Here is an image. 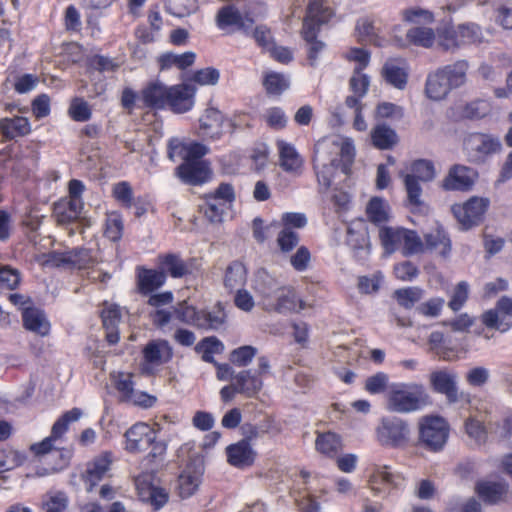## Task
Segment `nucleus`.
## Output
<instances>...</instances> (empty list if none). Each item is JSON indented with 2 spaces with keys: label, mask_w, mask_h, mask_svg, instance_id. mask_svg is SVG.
<instances>
[{
  "label": "nucleus",
  "mask_w": 512,
  "mask_h": 512,
  "mask_svg": "<svg viewBox=\"0 0 512 512\" xmlns=\"http://www.w3.org/2000/svg\"><path fill=\"white\" fill-rule=\"evenodd\" d=\"M208 148L199 142L185 143L171 139L168 143V158L175 161L179 157L183 162L175 169V176L184 184L191 186L202 185L210 179L211 170L202 160Z\"/></svg>",
  "instance_id": "obj_1"
},
{
  "label": "nucleus",
  "mask_w": 512,
  "mask_h": 512,
  "mask_svg": "<svg viewBox=\"0 0 512 512\" xmlns=\"http://www.w3.org/2000/svg\"><path fill=\"white\" fill-rule=\"evenodd\" d=\"M334 14V10L325 0H309L302 23L301 37L308 45L307 59L312 67L316 65L319 53L326 46L323 41L318 40V34Z\"/></svg>",
  "instance_id": "obj_2"
},
{
  "label": "nucleus",
  "mask_w": 512,
  "mask_h": 512,
  "mask_svg": "<svg viewBox=\"0 0 512 512\" xmlns=\"http://www.w3.org/2000/svg\"><path fill=\"white\" fill-rule=\"evenodd\" d=\"M431 402L423 384L396 382L388 386L386 409L394 413H411L423 409Z\"/></svg>",
  "instance_id": "obj_3"
},
{
  "label": "nucleus",
  "mask_w": 512,
  "mask_h": 512,
  "mask_svg": "<svg viewBox=\"0 0 512 512\" xmlns=\"http://www.w3.org/2000/svg\"><path fill=\"white\" fill-rule=\"evenodd\" d=\"M379 241L387 254L401 251L405 257L423 251V241L415 230L401 226H381L378 233Z\"/></svg>",
  "instance_id": "obj_4"
},
{
  "label": "nucleus",
  "mask_w": 512,
  "mask_h": 512,
  "mask_svg": "<svg viewBox=\"0 0 512 512\" xmlns=\"http://www.w3.org/2000/svg\"><path fill=\"white\" fill-rule=\"evenodd\" d=\"M375 433L379 444L390 448L404 447L410 439L408 423L396 416L383 417L376 427Z\"/></svg>",
  "instance_id": "obj_5"
},
{
  "label": "nucleus",
  "mask_w": 512,
  "mask_h": 512,
  "mask_svg": "<svg viewBox=\"0 0 512 512\" xmlns=\"http://www.w3.org/2000/svg\"><path fill=\"white\" fill-rule=\"evenodd\" d=\"M490 206L488 198L472 196L464 203L452 205L451 212L463 230L480 225Z\"/></svg>",
  "instance_id": "obj_6"
},
{
  "label": "nucleus",
  "mask_w": 512,
  "mask_h": 512,
  "mask_svg": "<svg viewBox=\"0 0 512 512\" xmlns=\"http://www.w3.org/2000/svg\"><path fill=\"white\" fill-rule=\"evenodd\" d=\"M464 147L469 161L481 164L493 154L499 153L502 150V143L497 136L475 132L465 138Z\"/></svg>",
  "instance_id": "obj_7"
},
{
  "label": "nucleus",
  "mask_w": 512,
  "mask_h": 512,
  "mask_svg": "<svg viewBox=\"0 0 512 512\" xmlns=\"http://www.w3.org/2000/svg\"><path fill=\"white\" fill-rule=\"evenodd\" d=\"M449 426L439 416H424L419 421V439L430 450L439 451L447 442Z\"/></svg>",
  "instance_id": "obj_8"
},
{
  "label": "nucleus",
  "mask_w": 512,
  "mask_h": 512,
  "mask_svg": "<svg viewBox=\"0 0 512 512\" xmlns=\"http://www.w3.org/2000/svg\"><path fill=\"white\" fill-rule=\"evenodd\" d=\"M174 355L172 346L167 340L154 339L149 341L142 349V371L145 374H154L156 370L169 363Z\"/></svg>",
  "instance_id": "obj_9"
},
{
  "label": "nucleus",
  "mask_w": 512,
  "mask_h": 512,
  "mask_svg": "<svg viewBox=\"0 0 512 512\" xmlns=\"http://www.w3.org/2000/svg\"><path fill=\"white\" fill-rule=\"evenodd\" d=\"M135 486L139 498L151 505L153 510H160L169 500L168 491L158 485L152 473H142L135 478Z\"/></svg>",
  "instance_id": "obj_10"
},
{
  "label": "nucleus",
  "mask_w": 512,
  "mask_h": 512,
  "mask_svg": "<svg viewBox=\"0 0 512 512\" xmlns=\"http://www.w3.org/2000/svg\"><path fill=\"white\" fill-rule=\"evenodd\" d=\"M478 172L462 164L452 165L443 178L441 187L445 191L468 192L478 179Z\"/></svg>",
  "instance_id": "obj_11"
},
{
  "label": "nucleus",
  "mask_w": 512,
  "mask_h": 512,
  "mask_svg": "<svg viewBox=\"0 0 512 512\" xmlns=\"http://www.w3.org/2000/svg\"><path fill=\"white\" fill-rule=\"evenodd\" d=\"M453 331L466 333V341L475 338L486 340L495 336L496 332L504 333L510 329L509 322H450Z\"/></svg>",
  "instance_id": "obj_12"
},
{
  "label": "nucleus",
  "mask_w": 512,
  "mask_h": 512,
  "mask_svg": "<svg viewBox=\"0 0 512 512\" xmlns=\"http://www.w3.org/2000/svg\"><path fill=\"white\" fill-rule=\"evenodd\" d=\"M127 452L137 454L145 451L156 440L155 430L144 422H138L131 426L124 434Z\"/></svg>",
  "instance_id": "obj_13"
},
{
  "label": "nucleus",
  "mask_w": 512,
  "mask_h": 512,
  "mask_svg": "<svg viewBox=\"0 0 512 512\" xmlns=\"http://www.w3.org/2000/svg\"><path fill=\"white\" fill-rule=\"evenodd\" d=\"M196 87L193 84L168 86L167 109L176 114L190 111L195 104Z\"/></svg>",
  "instance_id": "obj_14"
},
{
  "label": "nucleus",
  "mask_w": 512,
  "mask_h": 512,
  "mask_svg": "<svg viewBox=\"0 0 512 512\" xmlns=\"http://www.w3.org/2000/svg\"><path fill=\"white\" fill-rule=\"evenodd\" d=\"M401 477L392 473L387 465H374L367 479L368 488L374 495H387L401 483Z\"/></svg>",
  "instance_id": "obj_15"
},
{
  "label": "nucleus",
  "mask_w": 512,
  "mask_h": 512,
  "mask_svg": "<svg viewBox=\"0 0 512 512\" xmlns=\"http://www.w3.org/2000/svg\"><path fill=\"white\" fill-rule=\"evenodd\" d=\"M253 24V18L247 14L242 15L239 9L232 4L221 7L216 15V25L220 30L234 27L245 35H249Z\"/></svg>",
  "instance_id": "obj_16"
},
{
  "label": "nucleus",
  "mask_w": 512,
  "mask_h": 512,
  "mask_svg": "<svg viewBox=\"0 0 512 512\" xmlns=\"http://www.w3.org/2000/svg\"><path fill=\"white\" fill-rule=\"evenodd\" d=\"M475 492L486 504L496 505L507 501L509 484L504 480H480Z\"/></svg>",
  "instance_id": "obj_17"
},
{
  "label": "nucleus",
  "mask_w": 512,
  "mask_h": 512,
  "mask_svg": "<svg viewBox=\"0 0 512 512\" xmlns=\"http://www.w3.org/2000/svg\"><path fill=\"white\" fill-rule=\"evenodd\" d=\"M227 118L216 108H207L199 119V134L204 139L216 140L224 133Z\"/></svg>",
  "instance_id": "obj_18"
},
{
  "label": "nucleus",
  "mask_w": 512,
  "mask_h": 512,
  "mask_svg": "<svg viewBox=\"0 0 512 512\" xmlns=\"http://www.w3.org/2000/svg\"><path fill=\"white\" fill-rule=\"evenodd\" d=\"M168 86L160 81H151L142 88L139 94V100L142 107L151 110L167 109Z\"/></svg>",
  "instance_id": "obj_19"
},
{
  "label": "nucleus",
  "mask_w": 512,
  "mask_h": 512,
  "mask_svg": "<svg viewBox=\"0 0 512 512\" xmlns=\"http://www.w3.org/2000/svg\"><path fill=\"white\" fill-rule=\"evenodd\" d=\"M431 388L444 394L450 402L458 400L457 375L448 370H436L430 373Z\"/></svg>",
  "instance_id": "obj_20"
},
{
  "label": "nucleus",
  "mask_w": 512,
  "mask_h": 512,
  "mask_svg": "<svg viewBox=\"0 0 512 512\" xmlns=\"http://www.w3.org/2000/svg\"><path fill=\"white\" fill-rule=\"evenodd\" d=\"M203 469L195 464H188L181 472L177 481V491L182 499L193 496L202 482Z\"/></svg>",
  "instance_id": "obj_21"
},
{
  "label": "nucleus",
  "mask_w": 512,
  "mask_h": 512,
  "mask_svg": "<svg viewBox=\"0 0 512 512\" xmlns=\"http://www.w3.org/2000/svg\"><path fill=\"white\" fill-rule=\"evenodd\" d=\"M166 283V276L160 269L138 266L136 268V285L141 295H148L160 289Z\"/></svg>",
  "instance_id": "obj_22"
},
{
  "label": "nucleus",
  "mask_w": 512,
  "mask_h": 512,
  "mask_svg": "<svg viewBox=\"0 0 512 512\" xmlns=\"http://www.w3.org/2000/svg\"><path fill=\"white\" fill-rule=\"evenodd\" d=\"M112 464V454L110 452H104L91 462L87 464L83 480L87 485V491L92 489L100 482L107 472L110 470Z\"/></svg>",
  "instance_id": "obj_23"
},
{
  "label": "nucleus",
  "mask_w": 512,
  "mask_h": 512,
  "mask_svg": "<svg viewBox=\"0 0 512 512\" xmlns=\"http://www.w3.org/2000/svg\"><path fill=\"white\" fill-rule=\"evenodd\" d=\"M157 263L161 272L167 277L182 278L191 274V267L178 253H163L157 257Z\"/></svg>",
  "instance_id": "obj_24"
},
{
  "label": "nucleus",
  "mask_w": 512,
  "mask_h": 512,
  "mask_svg": "<svg viewBox=\"0 0 512 512\" xmlns=\"http://www.w3.org/2000/svg\"><path fill=\"white\" fill-rule=\"evenodd\" d=\"M83 209V201L67 200L61 198L54 203L53 217L57 224L68 225L76 222Z\"/></svg>",
  "instance_id": "obj_25"
},
{
  "label": "nucleus",
  "mask_w": 512,
  "mask_h": 512,
  "mask_svg": "<svg viewBox=\"0 0 512 512\" xmlns=\"http://www.w3.org/2000/svg\"><path fill=\"white\" fill-rule=\"evenodd\" d=\"M349 91L352 93L348 95L344 104L346 107H359V104H363L362 100L366 96L370 87V78L363 72H353L349 79Z\"/></svg>",
  "instance_id": "obj_26"
},
{
  "label": "nucleus",
  "mask_w": 512,
  "mask_h": 512,
  "mask_svg": "<svg viewBox=\"0 0 512 512\" xmlns=\"http://www.w3.org/2000/svg\"><path fill=\"white\" fill-rule=\"evenodd\" d=\"M404 186L407 194L406 206L413 214H427L429 206L421 199L422 187L414 176H404Z\"/></svg>",
  "instance_id": "obj_27"
},
{
  "label": "nucleus",
  "mask_w": 512,
  "mask_h": 512,
  "mask_svg": "<svg viewBox=\"0 0 512 512\" xmlns=\"http://www.w3.org/2000/svg\"><path fill=\"white\" fill-rule=\"evenodd\" d=\"M447 257L451 251V240L443 227L438 226L424 235L423 249Z\"/></svg>",
  "instance_id": "obj_28"
},
{
  "label": "nucleus",
  "mask_w": 512,
  "mask_h": 512,
  "mask_svg": "<svg viewBox=\"0 0 512 512\" xmlns=\"http://www.w3.org/2000/svg\"><path fill=\"white\" fill-rule=\"evenodd\" d=\"M31 132V124L27 117H5L0 120V134L7 140L24 137Z\"/></svg>",
  "instance_id": "obj_29"
},
{
  "label": "nucleus",
  "mask_w": 512,
  "mask_h": 512,
  "mask_svg": "<svg viewBox=\"0 0 512 512\" xmlns=\"http://www.w3.org/2000/svg\"><path fill=\"white\" fill-rule=\"evenodd\" d=\"M226 452L228 462L238 468L252 465L256 455L250 443L245 440L229 445Z\"/></svg>",
  "instance_id": "obj_30"
},
{
  "label": "nucleus",
  "mask_w": 512,
  "mask_h": 512,
  "mask_svg": "<svg viewBox=\"0 0 512 512\" xmlns=\"http://www.w3.org/2000/svg\"><path fill=\"white\" fill-rule=\"evenodd\" d=\"M196 57V53L193 51H186L182 54L166 52L158 57L157 62L161 71L169 70L173 67L184 71L194 65Z\"/></svg>",
  "instance_id": "obj_31"
},
{
  "label": "nucleus",
  "mask_w": 512,
  "mask_h": 512,
  "mask_svg": "<svg viewBox=\"0 0 512 512\" xmlns=\"http://www.w3.org/2000/svg\"><path fill=\"white\" fill-rule=\"evenodd\" d=\"M247 281V269L238 261H232L225 269L223 284L229 292L241 289Z\"/></svg>",
  "instance_id": "obj_32"
},
{
  "label": "nucleus",
  "mask_w": 512,
  "mask_h": 512,
  "mask_svg": "<svg viewBox=\"0 0 512 512\" xmlns=\"http://www.w3.org/2000/svg\"><path fill=\"white\" fill-rule=\"evenodd\" d=\"M452 90L441 70L438 68L427 77L425 92L428 98L433 100L444 99Z\"/></svg>",
  "instance_id": "obj_33"
},
{
  "label": "nucleus",
  "mask_w": 512,
  "mask_h": 512,
  "mask_svg": "<svg viewBox=\"0 0 512 512\" xmlns=\"http://www.w3.org/2000/svg\"><path fill=\"white\" fill-rule=\"evenodd\" d=\"M234 380L238 386V392L247 397L256 396L263 387V379L251 370L241 371Z\"/></svg>",
  "instance_id": "obj_34"
},
{
  "label": "nucleus",
  "mask_w": 512,
  "mask_h": 512,
  "mask_svg": "<svg viewBox=\"0 0 512 512\" xmlns=\"http://www.w3.org/2000/svg\"><path fill=\"white\" fill-rule=\"evenodd\" d=\"M371 141L379 150L392 149L398 143V135L386 124H378L371 130Z\"/></svg>",
  "instance_id": "obj_35"
},
{
  "label": "nucleus",
  "mask_w": 512,
  "mask_h": 512,
  "mask_svg": "<svg viewBox=\"0 0 512 512\" xmlns=\"http://www.w3.org/2000/svg\"><path fill=\"white\" fill-rule=\"evenodd\" d=\"M437 44L443 51L451 52L463 47L458 26L450 24L437 28Z\"/></svg>",
  "instance_id": "obj_36"
},
{
  "label": "nucleus",
  "mask_w": 512,
  "mask_h": 512,
  "mask_svg": "<svg viewBox=\"0 0 512 512\" xmlns=\"http://www.w3.org/2000/svg\"><path fill=\"white\" fill-rule=\"evenodd\" d=\"M366 216L374 225L387 223L390 219V207L381 197H372L366 206Z\"/></svg>",
  "instance_id": "obj_37"
},
{
  "label": "nucleus",
  "mask_w": 512,
  "mask_h": 512,
  "mask_svg": "<svg viewBox=\"0 0 512 512\" xmlns=\"http://www.w3.org/2000/svg\"><path fill=\"white\" fill-rule=\"evenodd\" d=\"M315 448L322 455L333 458L342 450V440L333 432L319 433L315 440Z\"/></svg>",
  "instance_id": "obj_38"
},
{
  "label": "nucleus",
  "mask_w": 512,
  "mask_h": 512,
  "mask_svg": "<svg viewBox=\"0 0 512 512\" xmlns=\"http://www.w3.org/2000/svg\"><path fill=\"white\" fill-rule=\"evenodd\" d=\"M468 68L469 64L466 60H458L439 69L445 76L447 83L452 89H455L465 84Z\"/></svg>",
  "instance_id": "obj_39"
},
{
  "label": "nucleus",
  "mask_w": 512,
  "mask_h": 512,
  "mask_svg": "<svg viewBox=\"0 0 512 512\" xmlns=\"http://www.w3.org/2000/svg\"><path fill=\"white\" fill-rule=\"evenodd\" d=\"M57 442H58L57 440H55L54 438H52L51 435H49L48 437L44 438L42 441L32 444L30 446V451L36 457H42V456H45L53 451H56L60 455L62 463L59 464L58 466L54 467L53 469L59 470L68 464L69 455H68L67 451H66V455H64L65 451L59 450L56 447Z\"/></svg>",
  "instance_id": "obj_40"
},
{
  "label": "nucleus",
  "mask_w": 512,
  "mask_h": 512,
  "mask_svg": "<svg viewBox=\"0 0 512 512\" xmlns=\"http://www.w3.org/2000/svg\"><path fill=\"white\" fill-rule=\"evenodd\" d=\"M280 165L286 172H296L302 167L303 161L290 143L280 142L278 145Z\"/></svg>",
  "instance_id": "obj_41"
},
{
  "label": "nucleus",
  "mask_w": 512,
  "mask_h": 512,
  "mask_svg": "<svg viewBox=\"0 0 512 512\" xmlns=\"http://www.w3.org/2000/svg\"><path fill=\"white\" fill-rule=\"evenodd\" d=\"M406 39L414 46L431 48L437 40V32L435 33L434 30L429 27H413L407 31Z\"/></svg>",
  "instance_id": "obj_42"
},
{
  "label": "nucleus",
  "mask_w": 512,
  "mask_h": 512,
  "mask_svg": "<svg viewBox=\"0 0 512 512\" xmlns=\"http://www.w3.org/2000/svg\"><path fill=\"white\" fill-rule=\"evenodd\" d=\"M306 308V303L297 295L293 288H286L278 297L276 310L279 312L299 313Z\"/></svg>",
  "instance_id": "obj_43"
},
{
  "label": "nucleus",
  "mask_w": 512,
  "mask_h": 512,
  "mask_svg": "<svg viewBox=\"0 0 512 512\" xmlns=\"http://www.w3.org/2000/svg\"><path fill=\"white\" fill-rule=\"evenodd\" d=\"M262 85L269 96H280L289 88V80L279 72H266L262 79Z\"/></svg>",
  "instance_id": "obj_44"
},
{
  "label": "nucleus",
  "mask_w": 512,
  "mask_h": 512,
  "mask_svg": "<svg viewBox=\"0 0 512 512\" xmlns=\"http://www.w3.org/2000/svg\"><path fill=\"white\" fill-rule=\"evenodd\" d=\"M68 268L78 270L89 269L96 263L92 250L85 247H77L67 251Z\"/></svg>",
  "instance_id": "obj_45"
},
{
  "label": "nucleus",
  "mask_w": 512,
  "mask_h": 512,
  "mask_svg": "<svg viewBox=\"0 0 512 512\" xmlns=\"http://www.w3.org/2000/svg\"><path fill=\"white\" fill-rule=\"evenodd\" d=\"M495 23L504 30H512V0H493Z\"/></svg>",
  "instance_id": "obj_46"
},
{
  "label": "nucleus",
  "mask_w": 512,
  "mask_h": 512,
  "mask_svg": "<svg viewBox=\"0 0 512 512\" xmlns=\"http://www.w3.org/2000/svg\"><path fill=\"white\" fill-rule=\"evenodd\" d=\"M83 413L80 408H72L66 411L60 418H58L51 428V436L59 441L63 438L64 434L68 431L69 425L78 421Z\"/></svg>",
  "instance_id": "obj_47"
},
{
  "label": "nucleus",
  "mask_w": 512,
  "mask_h": 512,
  "mask_svg": "<svg viewBox=\"0 0 512 512\" xmlns=\"http://www.w3.org/2000/svg\"><path fill=\"white\" fill-rule=\"evenodd\" d=\"M339 166V161L337 159H333L328 164H323L321 168H319L315 161H313V167L316 172V177L318 184L320 186V191H327L334 180L336 171Z\"/></svg>",
  "instance_id": "obj_48"
},
{
  "label": "nucleus",
  "mask_w": 512,
  "mask_h": 512,
  "mask_svg": "<svg viewBox=\"0 0 512 512\" xmlns=\"http://www.w3.org/2000/svg\"><path fill=\"white\" fill-rule=\"evenodd\" d=\"M203 199H211L230 208L236 199V193L232 184L221 182L214 191L204 194Z\"/></svg>",
  "instance_id": "obj_49"
},
{
  "label": "nucleus",
  "mask_w": 512,
  "mask_h": 512,
  "mask_svg": "<svg viewBox=\"0 0 512 512\" xmlns=\"http://www.w3.org/2000/svg\"><path fill=\"white\" fill-rule=\"evenodd\" d=\"M175 320H219L211 313L201 314L196 310L193 305H190L187 300L181 301L174 306Z\"/></svg>",
  "instance_id": "obj_50"
},
{
  "label": "nucleus",
  "mask_w": 512,
  "mask_h": 512,
  "mask_svg": "<svg viewBox=\"0 0 512 512\" xmlns=\"http://www.w3.org/2000/svg\"><path fill=\"white\" fill-rule=\"evenodd\" d=\"M382 76L387 83L397 89H404L406 87L408 74L403 68L393 63L387 62L384 64Z\"/></svg>",
  "instance_id": "obj_51"
},
{
  "label": "nucleus",
  "mask_w": 512,
  "mask_h": 512,
  "mask_svg": "<svg viewBox=\"0 0 512 512\" xmlns=\"http://www.w3.org/2000/svg\"><path fill=\"white\" fill-rule=\"evenodd\" d=\"M195 350L201 354L203 361L215 363L214 355L222 353L224 346L216 337H207L196 345Z\"/></svg>",
  "instance_id": "obj_52"
},
{
  "label": "nucleus",
  "mask_w": 512,
  "mask_h": 512,
  "mask_svg": "<svg viewBox=\"0 0 512 512\" xmlns=\"http://www.w3.org/2000/svg\"><path fill=\"white\" fill-rule=\"evenodd\" d=\"M69 117L75 122H86L92 116V108L82 97H74L68 108Z\"/></svg>",
  "instance_id": "obj_53"
},
{
  "label": "nucleus",
  "mask_w": 512,
  "mask_h": 512,
  "mask_svg": "<svg viewBox=\"0 0 512 512\" xmlns=\"http://www.w3.org/2000/svg\"><path fill=\"white\" fill-rule=\"evenodd\" d=\"M459 29V36L464 46L479 44L483 40V32L480 25L468 22L457 25Z\"/></svg>",
  "instance_id": "obj_54"
},
{
  "label": "nucleus",
  "mask_w": 512,
  "mask_h": 512,
  "mask_svg": "<svg viewBox=\"0 0 512 512\" xmlns=\"http://www.w3.org/2000/svg\"><path fill=\"white\" fill-rule=\"evenodd\" d=\"M123 219L119 212H111L105 221L104 235L113 242H118L123 235Z\"/></svg>",
  "instance_id": "obj_55"
},
{
  "label": "nucleus",
  "mask_w": 512,
  "mask_h": 512,
  "mask_svg": "<svg viewBox=\"0 0 512 512\" xmlns=\"http://www.w3.org/2000/svg\"><path fill=\"white\" fill-rule=\"evenodd\" d=\"M220 72L214 67H206L195 70L189 81L199 86H214L219 82Z\"/></svg>",
  "instance_id": "obj_56"
},
{
  "label": "nucleus",
  "mask_w": 512,
  "mask_h": 512,
  "mask_svg": "<svg viewBox=\"0 0 512 512\" xmlns=\"http://www.w3.org/2000/svg\"><path fill=\"white\" fill-rule=\"evenodd\" d=\"M411 174L405 176H414L419 182L431 181L435 176L434 165L431 161L425 159H418L411 164Z\"/></svg>",
  "instance_id": "obj_57"
},
{
  "label": "nucleus",
  "mask_w": 512,
  "mask_h": 512,
  "mask_svg": "<svg viewBox=\"0 0 512 512\" xmlns=\"http://www.w3.org/2000/svg\"><path fill=\"white\" fill-rule=\"evenodd\" d=\"M299 242L300 234L297 231H290L281 227L276 238V243L281 253H291L298 247Z\"/></svg>",
  "instance_id": "obj_58"
},
{
  "label": "nucleus",
  "mask_w": 512,
  "mask_h": 512,
  "mask_svg": "<svg viewBox=\"0 0 512 512\" xmlns=\"http://www.w3.org/2000/svg\"><path fill=\"white\" fill-rule=\"evenodd\" d=\"M21 273L8 265H0V290H15L21 283Z\"/></svg>",
  "instance_id": "obj_59"
},
{
  "label": "nucleus",
  "mask_w": 512,
  "mask_h": 512,
  "mask_svg": "<svg viewBox=\"0 0 512 512\" xmlns=\"http://www.w3.org/2000/svg\"><path fill=\"white\" fill-rule=\"evenodd\" d=\"M68 506V497L63 492H49L43 500L44 512H65Z\"/></svg>",
  "instance_id": "obj_60"
},
{
  "label": "nucleus",
  "mask_w": 512,
  "mask_h": 512,
  "mask_svg": "<svg viewBox=\"0 0 512 512\" xmlns=\"http://www.w3.org/2000/svg\"><path fill=\"white\" fill-rule=\"evenodd\" d=\"M112 197L125 209L133 206V189L127 181H120L113 185Z\"/></svg>",
  "instance_id": "obj_61"
},
{
  "label": "nucleus",
  "mask_w": 512,
  "mask_h": 512,
  "mask_svg": "<svg viewBox=\"0 0 512 512\" xmlns=\"http://www.w3.org/2000/svg\"><path fill=\"white\" fill-rule=\"evenodd\" d=\"M114 386L116 390L120 394V399L123 402H128L130 397L132 396L134 389V383L132 380V375L128 373H116L113 375Z\"/></svg>",
  "instance_id": "obj_62"
},
{
  "label": "nucleus",
  "mask_w": 512,
  "mask_h": 512,
  "mask_svg": "<svg viewBox=\"0 0 512 512\" xmlns=\"http://www.w3.org/2000/svg\"><path fill=\"white\" fill-rule=\"evenodd\" d=\"M355 29L358 34L359 41H368L374 45H380V38L375 33L373 21L368 17L360 18L356 23Z\"/></svg>",
  "instance_id": "obj_63"
},
{
  "label": "nucleus",
  "mask_w": 512,
  "mask_h": 512,
  "mask_svg": "<svg viewBox=\"0 0 512 512\" xmlns=\"http://www.w3.org/2000/svg\"><path fill=\"white\" fill-rule=\"evenodd\" d=\"M423 290L419 287H408L398 289L394 292L397 302L405 307L411 308L422 298Z\"/></svg>",
  "instance_id": "obj_64"
}]
</instances>
